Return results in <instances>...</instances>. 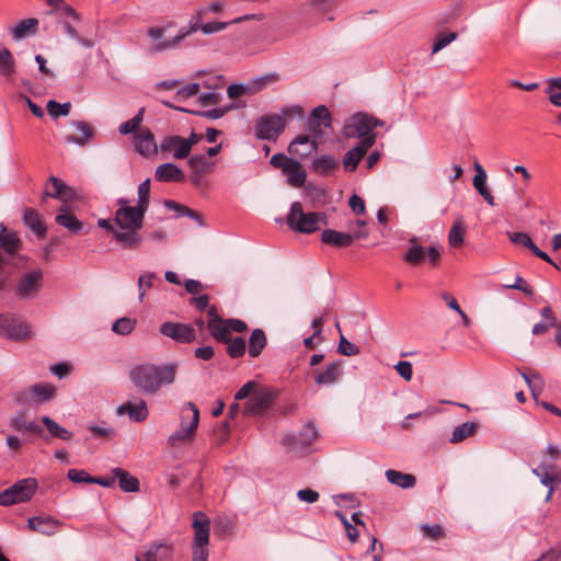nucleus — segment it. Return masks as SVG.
I'll list each match as a JSON object with an SVG mask.
<instances>
[{
  "instance_id": "1",
  "label": "nucleus",
  "mask_w": 561,
  "mask_h": 561,
  "mask_svg": "<svg viewBox=\"0 0 561 561\" xmlns=\"http://www.w3.org/2000/svg\"><path fill=\"white\" fill-rule=\"evenodd\" d=\"M178 369V363L163 365L139 364L130 369L129 379L141 392L156 394L163 386H170L175 381Z\"/></svg>"
},
{
  "instance_id": "2",
  "label": "nucleus",
  "mask_w": 561,
  "mask_h": 561,
  "mask_svg": "<svg viewBox=\"0 0 561 561\" xmlns=\"http://www.w3.org/2000/svg\"><path fill=\"white\" fill-rule=\"evenodd\" d=\"M147 209L136 205H124L115 211V241L124 249L137 250L142 243V237L139 233L144 226L145 214Z\"/></svg>"
},
{
  "instance_id": "3",
  "label": "nucleus",
  "mask_w": 561,
  "mask_h": 561,
  "mask_svg": "<svg viewBox=\"0 0 561 561\" xmlns=\"http://www.w3.org/2000/svg\"><path fill=\"white\" fill-rule=\"evenodd\" d=\"M204 16H201V13H194L188 22V28L187 30H180L178 35H175L172 38H169V41H165L163 43H158L153 46L154 51H164L169 49H173L180 45V43L186 38L190 34L195 33L197 31H201L205 35L215 34L218 32H221L226 30L230 22H206L204 23Z\"/></svg>"
},
{
  "instance_id": "4",
  "label": "nucleus",
  "mask_w": 561,
  "mask_h": 561,
  "mask_svg": "<svg viewBox=\"0 0 561 561\" xmlns=\"http://www.w3.org/2000/svg\"><path fill=\"white\" fill-rule=\"evenodd\" d=\"M44 287V272L39 267H33L21 272L14 279L13 294L22 301L36 299Z\"/></svg>"
},
{
  "instance_id": "5",
  "label": "nucleus",
  "mask_w": 561,
  "mask_h": 561,
  "mask_svg": "<svg viewBox=\"0 0 561 561\" xmlns=\"http://www.w3.org/2000/svg\"><path fill=\"white\" fill-rule=\"evenodd\" d=\"M287 225L298 232L312 233L319 230L321 225H327V218L323 213H305L301 203L294 202L287 215Z\"/></svg>"
},
{
  "instance_id": "6",
  "label": "nucleus",
  "mask_w": 561,
  "mask_h": 561,
  "mask_svg": "<svg viewBox=\"0 0 561 561\" xmlns=\"http://www.w3.org/2000/svg\"><path fill=\"white\" fill-rule=\"evenodd\" d=\"M180 427L170 435L169 443L174 446L178 442L192 439L199 422V410L192 403L183 404L180 412Z\"/></svg>"
},
{
  "instance_id": "7",
  "label": "nucleus",
  "mask_w": 561,
  "mask_h": 561,
  "mask_svg": "<svg viewBox=\"0 0 561 561\" xmlns=\"http://www.w3.org/2000/svg\"><path fill=\"white\" fill-rule=\"evenodd\" d=\"M270 163L275 169H279L282 171L290 186H304L307 173L304 165L298 160L288 158L284 153H276L271 158Z\"/></svg>"
},
{
  "instance_id": "8",
  "label": "nucleus",
  "mask_w": 561,
  "mask_h": 561,
  "mask_svg": "<svg viewBox=\"0 0 561 561\" xmlns=\"http://www.w3.org/2000/svg\"><path fill=\"white\" fill-rule=\"evenodd\" d=\"M37 486L38 484L36 479H22L0 493V505L9 506L21 502H26L33 496L37 490Z\"/></svg>"
},
{
  "instance_id": "9",
  "label": "nucleus",
  "mask_w": 561,
  "mask_h": 561,
  "mask_svg": "<svg viewBox=\"0 0 561 561\" xmlns=\"http://www.w3.org/2000/svg\"><path fill=\"white\" fill-rule=\"evenodd\" d=\"M377 119L367 114L357 113L353 115L343 128V135L347 138H366L376 135L373 129L376 127Z\"/></svg>"
},
{
  "instance_id": "10",
  "label": "nucleus",
  "mask_w": 561,
  "mask_h": 561,
  "mask_svg": "<svg viewBox=\"0 0 561 561\" xmlns=\"http://www.w3.org/2000/svg\"><path fill=\"white\" fill-rule=\"evenodd\" d=\"M32 333L31 325L12 313H0V335L21 341Z\"/></svg>"
},
{
  "instance_id": "11",
  "label": "nucleus",
  "mask_w": 561,
  "mask_h": 561,
  "mask_svg": "<svg viewBox=\"0 0 561 561\" xmlns=\"http://www.w3.org/2000/svg\"><path fill=\"white\" fill-rule=\"evenodd\" d=\"M285 126L280 115H264L256 121L254 134L259 139L275 141L284 131Z\"/></svg>"
},
{
  "instance_id": "12",
  "label": "nucleus",
  "mask_w": 561,
  "mask_h": 561,
  "mask_svg": "<svg viewBox=\"0 0 561 561\" xmlns=\"http://www.w3.org/2000/svg\"><path fill=\"white\" fill-rule=\"evenodd\" d=\"M56 388L50 383L39 382L31 386L27 390L20 391L15 394L19 403L30 404L32 401L35 404L48 402L55 398Z\"/></svg>"
},
{
  "instance_id": "13",
  "label": "nucleus",
  "mask_w": 561,
  "mask_h": 561,
  "mask_svg": "<svg viewBox=\"0 0 561 561\" xmlns=\"http://www.w3.org/2000/svg\"><path fill=\"white\" fill-rule=\"evenodd\" d=\"M159 332L180 344H188L196 339L194 327L186 323L167 321L160 325Z\"/></svg>"
},
{
  "instance_id": "14",
  "label": "nucleus",
  "mask_w": 561,
  "mask_h": 561,
  "mask_svg": "<svg viewBox=\"0 0 561 561\" xmlns=\"http://www.w3.org/2000/svg\"><path fill=\"white\" fill-rule=\"evenodd\" d=\"M274 399L275 393L273 390L256 387L245 404L243 413L247 415L261 414L272 405Z\"/></svg>"
},
{
  "instance_id": "15",
  "label": "nucleus",
  "mask_w": 561,
  "mask_h": 561,
  "mask_svg": "<svg viewBox=\"0 0 561 561\" xmlns=\"http://www.w3.org/2000/svg\"><path fill=\"white\" fill-rule=\"evenodd\" d=\"M368 231H355L353 233L340 232L333 229H325L321 233V241L335 248H347L355 240L367 239Z\"/></svg>"
},
{
  "instance_id": "16",
  "label": "nucleus",
  "mask_w": 561,
  "mask_h": 561,
  "mask_svg": "<svg viewBox=\"0 0 561 561\" xmlns=\"http://www.w3.org/2000/svg\"><path fill=\"white\" fill-rule=\"evenodd\" d=\"M134 150L145 158L153 157L160 150L153 133L149 128H141L133 136Z\"/></svg>"
},
{
  "instance_id": "17",
  "label": "nucleus",
  "mask_w": 561,
  "mask_h": 561,
  "mask_svg": "<svg viewBox=\"0 0 561 561\" xmlns=\"http://www.w3.org/2000/svg\"><path fill=\"white\" fill-rule=\"evenodd\" d=\"M375 144V136L366 137L353 149L348 150L343 159L345 170L354 171L367 150Z\"/></svg>"
},
{
  "instance_id": "18",
  "label": "nucleus",
  "mask_w": 561,
  "mask_h": 561,
  "mask_svg": "<svg viewBox=\"0 0 561 561\" xmlns=\"http://www.w3.org/2000/svg\"><path fill=\"white\" fill-rule=\"evenodd\" d=\"M61 525L58 519L49 515L33 516L27 519L26 528L31 531L39 533L45 536H53Z\"/></svg>"
},
{
  "instance_id": "19",
  "label": "nucleus",
  "mask_w": 561,
  "mask_h": 561,
  "mask_svg": "<svg viewBox=\"0 0 561 561\" xmlns=\"http://www.w3.org/2000/svg\"><path fill=\"white\" fill-rule=\"evenodd\" d=\"M160 151L162 153H172L176 160L188 157V145L184 144L183 137L178 135L167 136L160 142Z\"/></svg>"
},
{
  "instance_id": "20",
  "label": "nucleus",
  "mask_w": 561,
  "mask_h": 561,
  "mask_svg": "<svg viewBox=\"0 0 561 561\" xmlns=\"http://www.w3.org/2000/svg\"><path fill=\"white\" fill-rule=\"evenodd\" d=\"M194 540L193 543L208 545L210 535V519L205 513L198 511L193 515Z\"/></svg>"
},
{
  "instance_id": "21",
  "label": "nucleus",
  "mask_w": 561,
  "mask_h": 561,
  "mask_svg": "<svg viewBox=\"0 0 561 561\" xmlns=\"http://www.w3.org/2000/svg\"><path fill=\"white\" fill-rule=\"evenodd\" d=\"M533 473L540 479L545 486L554 485L556 482L561 480L557 465L547 461L546 457L540 460L537 468L533 469Z\"/></svg>"
},
{
  "instance_id": "22",
  "label": "nucleus",
  "mask_w": 561,
  "mask_h": 561,
  "mask_svg": "<svg viewBox=\"0 0 561 561\" xmlns=\"http://www.w3.org/2000/svg\"><path fill=\"white\" fill-rule=\"evenodd\" d=\"M9 425L16 432L41 435L43 428L33 420L27 419L25 411L16 412L9 421Z\"/></svg>"
},
{
  "instance_id": "23",
  "label": "nucleus",
  "mask_w": 561,
  "mask_h": 561,
  "mask_svg": "<svg viewBox=\"0 0 561 561\" xmlns=\"http://www.w3.org/2000/svg\"><path fill=\"white\" fill-rule=\"evenodd\" d=\"M48 184L53 186V191L46 190L43 198L53 197L62 202H70L76 197V191L56 176H50Z\"/></svg>"
},
{
  "instance_id": "24",
  "label": "nucleus",
  "mask_w": 561,
  "mask_h": 561,
  "mask_svg": "<svg viewBox=\"0 0 561 561\" xmlns=\"http://www.w3.org/2000/svg\"><path fill=\"white\" fill-rule=\"evenodd\" d=\"M510 240L515 244L524 245L529 249L537 257L543 260L545 262L553 265L556 268H560L551 257L543 251H541L531 240L530 236L526 232H510Z\"/></svg>"
},
{
  "instance_id": "25",
  "label": "nucleus",
  "mask_w": 561,
  "mask_h": 561,
  "mask_svg": "<svg viewBox=\"0 0 561 561\" xmlns=\"http://www.w3.org/2000/svg\"><path fill=\"white\" fill-rule=\"evenodd\" d=\"M318 149V144L314 140H310L307 135L297 136L288 146V151L293 156L299 158H307Z\"/></svg>"
},
{
  "instance_id": "26",
  "label": "nucleus",
  "mask_w": 561,
  "mask_h": 561,
  "mask_svg": "<svg viewBox=\"0 0 561 561\" xmlns=\"http://www.w3.org/2000/svg\"><path fill=\"white\" fill-rule=\"evenodd\" d=\"M270 82V77H261L249 84H231L227 89V93L230 99H236L247 93H256L263 90Z\"/></svg>"
},
{
  "instance_id": "27",
  "label": "nucleus",
  "mask_w": 561,
  "mask_h": 561,
  "mask_svg": "<svg viewBox=\"0 0 561 561\" xmlns=\"http://www.w3.org/2000/svg\"><path fill=\"white\" fill-rule=\"evenodd\" d=\"M154 178L159 182H176L182 183L186 176L184 172L173 163H163L156 169Z\"/></svg>"
},
{
  "instance_id": "28",
  "label": "nucleus",
  "mask_w": 561,
  "mask_h": 561,
  "mask_svg": "<svg viewBox=\"0 0 561 561\" xmlns=\"http://www.w3.org/2000/svg\"><path fill=\"white\" fill-rule=\"evenodd\" d=\"M118 415L127 414L135 422H142L148 417L147 404L144 400L134 403L127 401L117 408Z\"/></svg>"
},
{
  "instance_id": "29",
  "label": "nucleus",
  "mask_w": 561,
  "mask_h": 561,
  "mask_svg": "<svg viewBox=\"0 0 561 561\" xmlns=\"http://www.w3.org/2000/svg\"><path fill=\"white\" fill-rule=\"evenodd\" d=\"M38 20L35 18H28L20 21L16 25L10 28V33L14 41H21L26 37L33 36L38 31Z\"/></svg>"
},
{
  "instance_id": "30",
  "label": "nucleus",
  "mask_w": 561,
  "mask_h": 561,
  "mask_svg": "<svg viewBox=\"0 0 561 561\" xmlns=\"http://www.w3.org/2000/svg\"><path fill=\"white\" fill-rule=\"evenodd\" d=\"M317 437V431L312 425H306L299 436H285L283 439V444L290 449H296L297 444H301L304 447H308L313 443Z\"/></svg>"
},
{
  "instance_id": "31",
  "label": "nucleus",
  "mask_w": 561,
  "mask_h": 561,
  "mask_svg": "<svg viewBox=\"0 0 561 561\" xmlns=\"http://www.w3.org/2000/svg\"><path fill=\"white\" fill-rule=\"evenodd\" d=\"M59 214L56 216V222L68 229L71 233H79L83 228L82 221H80L76 216H73L66 205H62L59 209Z\"/></svg>"
},
{
  "instance_id": "32",
  "label": "nucleus",
  "mask_w": 561,
  "mask_h": 561,
  "mask_svg": "<svg viewBox=\"0 0 561 561\" xmlns=\"http://www.w3.org/2000/svg\"><path fill=\"white\" fill-rule=\"evenodd\" d=\"M72 126L79 134L66 136V141L68 144L84 146L93 137V129L87 122L73 121Z\"/></svg>"
},
{
  "instance_id": "33",
  "label": "nucleus",
  "mask_w": 561,
  "mask_h": 561,
  "mask_svg": "<svg viewBox=\"0 0 561 561\" xmlns=\"http://www.w3.org/2000/svg\"><path fill=\"white\" fill-rule=\"evenodd\" d=\"M0 248L8 254L13 255L21 249V240L15 232L7 230L1 226L0 230Z\"/></svg>"
},
{
  "instance_id": "34",
  "label": "nucleus",
  "mask_w": 561,
  "mask_h": 561,
  "mask_svg": "<svg viewBox=\"0 0 561 561\" xmlns=\"http://www.w3.org/2000/svg\"><path fill=\"white\" fill-rule=\"evenodd\" d=\"M410 247L403 254L404 262L411 265H419L425 259L426 249L419 243L417 238L413 237L409 240Z\"/></svg>"
},
{
  "instance_id": "35",
  "label": "nucleus",
  "mask_w": 561,
  "mask_h": 561,
  "mask_svg": "<svg viewBox=\"0 0 561 561\" xmlns=\"http://www.w3.org/2000/svg\"><path fill=\"white\" fill-rule=\"evenodd\" d=\"M385 476L388 482L401 489H411L416 484V478L411 473L388 469Z\"/></svg>"
},
{
  "instance_id": "36",
  "label": "nucleus",
  "mask_w": 561,
  "mask_h": 561,
  "mask_svg": "<svg viewBox=\"0 0 561 561\" xmlns=\"http://www.w3.org/2000/svg\"><path fill=\"white\" fill-rule=\"evenodd\" d=\"M207 328L211 334V336L218 342H229V337L231 336L229 331V325L227 320L222 318H216L215 320H208Z\"/></svg>"
},
{
  "instance_id": "37",
  "label": "nucleus",
  "mask_w": 561,
  "mask_h": 561,
  "mask_svg": "<svg viewBox=\"0 0 561 561\" xmlns=\"http://www.w3.org/2000/svg\"><path fill=\"white\" fill-rule=\"evenodd\" d=\"M115 481L118 480L119 489L124 492H136L139 490V481L124 469L115 468L112 470Z\"/></svg>"
},
{
  "instance_id": "38",
  "label": "nucleus",
  "mask_w": 561,
  "mask_h": 561,
  "mask_svg": "<svg viewBox=\"0 0 561 561\" xmlns=\"http://www.w3.org/2000/svg\"><path fill=\"white\" fill-rule=\"evenodd\" d=\"M340 377V364L333 362L327 366L323 371L314 374V382L319 386H330L337 381Z\"/></svg>"
},
{
  "instance_id": "39",
  "label": "nucleus",
  "mask_w": 561,
  "mask_h": 561,
  "mask_svg": "<svg viewBox=\"0 0 561 561\" xmlns=\"http://www.w3.org/2000/svg\"><path fill=\"white\" fill-rule=\"evenodd\" d=\"M320 122L324 127H331V113L324 105H319L311 112V117L308 123L309 129L311 131H317L320 127Z\"/></svg>"
},
{
  "instance_id": "40",
  "label": "nucleus",
  "mask_w": 561,
  "mask_h": 561,
  "mask_svg": "<svg viewBox=\"0 0 561 561\" xmlns=\"http://www.w3.org/2000/svg\"><path fill=\"white\" fill-rule=\"evenodd\" d=\"M23 221L25 226H27L38 237H44L46 233V226L41 217V215L32 209L27 208L23 215Z\"/></svg>"
},
{
  "instance_id": "41",
  "label": "nucleus",
  "mask_w": 561,
  "mask_h": 561,
  "mask_svg": "<svg viewBox=\"0 0 561 561\" xmlns=\"http://www.w3.org/2000/svg\"><path fill=\"white\" fill-rule=\"evenodd\" d=\"M339 161L331 154L318 157L311 164L313 172L320 175H328L330 172L339 168Z\"/></svg>"
},
{
  "instance_id": "42",
  "label": "nucleus",
  "mask_w": 561,
  "mask_h": 561,
  "mask_svg": "<svg viewBox=\"0 0 561 561\" xmlns=\"http://www.w3.org/2000/svg\"><path fill=\"white\" fill-rule=\"evenodd\" d=\"M187 163H188L191 171L202 174L204 176L211 173L215 168V161H210L204 154L192 156L188 159Z\"/></svg>"
},
{
  "instance_id": "43",
  "label": "nucleus",
  "mask_w": 561,
  "mask_h": 561,
  "mask_svg": "<svg viewBox=\"0 0 561 561\" xmlns=\"http://www.w3.org/2000/svg\"><path fill=\"white\" fill-rule=\"evenodd\" d=\"M267 340L262 329H254L249 339V355L253 358L261 355Z\"/></svg>"
},
{
  "instance_id": "44",
  "label": "nucleus",
  "mask_w": 561,
  "mask_h": 561,
  "mask_svg": "<svg viewBox=\"0 0 561 561\" xmlns=\"http://www.w3.org/2000/svg\"><path fill=\"white\" fill-rule=\"evenodd\" d=\"M478 427L479 425L477 422H465L454 428L449 442L453 444L460 443L466 438L473 436Z\"/></svg>"
},
{
  "instance_id": "45",
  "label": "nucleus",
  "mask_w": 561,
  "mask_h": 561,
  "mask_svg": "<svg viewBox=\"0 0 561 561\" xmlns=\"http://www.w3.org/2000/svg\"><path fill=\"white\" fill-rule=\"evenodd\" d=\"M15 72V60L8 48L0 50V76L10 79Z\"/></svg>"
},
{
  "instance_id": "46",
  "label": "nucleus",
  "mask_w": 561,
  "mask_h": 561,
  "mask_svg": "<svg viewBox=\"0 0 561 561\" xmlns=\"http://www.w3.org/2000/svg\"><path fill=\"white\" fill-rule=\"evenodd\" d=\"M41 422L46 426L48 433L53 437L60 438L62 440H70L72 437V433L67 428L60 426L57 422H55L49 416H42Z\"/></svg>"
},
{
  "instance_id": "47",
  "label": "nucleus",
  "mask_w": 561,
  "mask_h": 561,
  "mask_svg": "<svg viewBox=\"0 0 561 561\" xmlns=\"http://www.w3.org/2000/svg\"><path fill=\"white\" fill-rule=\"evenodd\" d=\"M466 234V228L462 225L461 219L455 220L449 232H448V242L453 248H458L463 243Z\"/></svg>"
},
{
  "instance_id": "48",
  "label": "nucleus",
  "mask_w": 561,
  "mask_h": 561,
  "mask_svg": "<svg viewBox=\"0 0 561 561\" xmlns=\"http://www.w3.org/2000/svg\"><path fill=\"white\" fill-rule=\"evenodd\" d=\"M227 344V353L231 358H239L241 357L247 350V344L244 339L237 336V337H229V342H225Z\"/></svg>"
},
{
  "instance_id": "49",
  "label": "nucleus",
  "mask_w": 561,
  "mask_h": 561,
  "mask_svg": "<svg viewBox=\"0 0 561 561\" xmlns=\"http://www.w3.org/2000/svg\"><path fill=\"white\" fill-rule=\"evenodd\" d=\"M46 108L53 118H58L60 116H67L70 113L71 104L69 102L58 103L55 100H49L46 104Z\"/></svg>"
},
{
  "instance_id": "50",
  "label": "nucleus",
  "mask_w": 561,
  "mask_h": 561,
  "mask_svg": "<svg viewBox=\"0 0 561 561\" xmlns=\"http://www.w3.org/2000/svg\"><path fill=\"white\" fill-rule=\"evenodd\" d=\"M135 325H136L135 319L124 317V318L117 319L112 324V331L119 335H127L133 332V330L135 329Z\"/></svg>"
},
{
  "instance_id": "51",
  "label": "nucleus",
  "mask_w": 561,
  "mask_h": 561,
  "mask_svg": "<svg viewBox=\"0 0 561 561\" xmlns=\"http://www.w3.org/2000/svg\"><path fill=\"white\" fill-rule=\"evenodd\" d=\"M476 175L473 178L472 184L474 188L478 191L480 195L486 192L489 188L486 187V173L482 165L479 162H474Z\"/></svg>"
},
{
  "instance_id": "52",
  "label": "nucleus",
  "mask_w": 561,
  "mask_h": 561,
  "mask_svg": "<svg viewBox=\"0 0 561 561\" xmlns=\"http://www.w3.org/2000/svg\"><path fill=\"white\" fill-rule=\"evenodd\" d=\"M199 91L198 83H188L182 88H180L173 96L175 102H183L194 95H196Z\"/></svg>"
},
{
  "instance_id": "53",
  "label": "nucleus",
  "mask_w": 561,
  "mask_h": 561,
  "mask_svg": "<svg viewBox=\"0 0 561 561\" xmlns=\"http://www.w3.org/2000/svg\"><path fill=\"white\" fill-rule=\"evenodd\" d=\"M157 278V275L153 272H148L139 276L138 278V289H139V300L141 301L146 295L147 289H150L153 286V280Z\"/></svg>"
},
{
  "instance_id": "54",
  "label": "nucleus",
  "mask_w": 561,
  "mask_h": 561,
  "mask_svg": "<svg viewBox=\"0 0 561 561\" xmlns=\"http://www.w3.org/2000/svg\"><path fill=\"white\" fill-rule=\"evenodd\" d=\"M457 37V34L455 32H448V33H442L437 36L435 43L432 47V54H436L439 50H442L444 47H446L448 44L454 42Z\"/></svg>"
},
{
  "instance_id": "55",
  "label": "nucleus",
  "mask_w": 561,
  "mask_h": 561,
  "mask_svg": "<svg viewBox=\"0 0 561 561\" xmlns=\"http://www.w3.org/2000/svg\"><path fill=\"white\" fill-rule=\"evenodd\" d=\"M160 550H163L167 554L170 553V549L168 546L162 543L152 546L144 556H137L135 561H158V553Z\"/></svg>"
},
{
  "instance_id": "56",
  "label": "nucleus",
  "mask_w": 561,
  "mask_h": 561,
  "mask_svg": "<svg viewBox=\"0 0 561 561\" xmlns=\"http://www.w3.org/2000/svg\"><path fill=\"white\" fill-rule=\"evenodd\" d=\"M150 195V180L147 179L138 186V202L137 205L148 209Z\"/></svg>"
},
{
  "instance_id": "57",
  "label": "nucleus",
  "mask_w": 561,
  "mask_h": 561,
  "mask_svg": "<svg viewBox=\"0 0 561 561\" xmlns=\"http://www.w3.org/2000/svg\"><path fill=\"white\" fill-rule=\"evenodd\" d=\"M339 352L345 356H354L359 354V347L355 344L351 343L346 340V337L341 334L340 342H339Z\"/></svg>"
},
{
  "instance_id": "58",
  "label": "nucleus",
  "mask_w": 561,
  "mask_h": 561,
  "mask_svg": "<svg viewBox=\"0 0 561 561\" xmlns=\"http://www.w3.org/2000/svg\"><path fill=\"white\" fill-rule=\"evenodd\" d=\"M208 545H192V561H208Z\"/></svg>"
},
{
  "instance_id": "59",
  "label": "nucleus",
  "mask_w": 561,
  "mask_h": 561,
  "mask_svg": "<svg viewBox=\"0 0 561 561\" xmlns=\"http://www.w3.org/2000/svg\"><path fill=\"white\" fill-rule=\"evenodd\" d=\"M523 378L527 382L528 387L530 388L533 396L536 398V391L541 389L542 382L539 374L531 373L530 375H527L525 373L522 374Z\"/></svg>"
},
{
  "instance_id": "60",
  "label": "nucleus",
  "mask_w": 561,
  "mask_h": 561,
  "mask_svg": "<svg viewBox=\"0 0 561 561\" xmlns=\"http://www.w3.org/2000/svg\"><path fill=\"white\" fill-rule=\"evenodd\" d=\"M67 476H68L69 480H71L75 483H80V482L92 483V478H93L87 471L78 470V469H70L68 471Z\"/></svg>"
},
{
  "instance_id": "61",
  "label": "nucleus",
  "mask_w": 561,
  "mask_h": 561,
  "mask_svg": "<svg viewBox=\"0 0 561 561\" xmlns=\"http://www.w3.org/2000/svg\"><path fill=\"white\" fill-rule=\"evenodd\" d=\"M545 457H546L547 461H550L552 463H554V461H557V460H560L561 459L560 446L554 445V444L548 445V447L542 451L541 459H543Z\"/></svg>"
},
{
  "instance_id": "62",
  "label": "nucleus",
  "mask_w": 561,
  "mask_h": 561,
  "mask_svg": "<svg viewBox=\"0 0 561 561\" xmlns=\"http://www.w3.org/2000/svg\"><path fill=\"white\" fill-rule=\"evenodd\" d=\"M394 369L405 381H410L412 379L413 369L410 362L401 360L394 366Z\"/></svg>"
},
{
  "instance_id": "63",
  "label": "nucleus",
  "mask_w": 561,
  "mask_h": 561,
  "mask_svg": "<svg viewBox=\"0 0 561 561\" xmlns=\"http://www.w3.org/2000/svg\"><path fill=\"white\" fill-rule=\"evenodd\" d=\"M221 100V95L217 92H214V91H210V92H206V93H202L198 98V102L203 105V106H209V105H215V104H218Z\"/></svg>"
},
{
  "instance_id": "64",
  "label": "nucleus",
  "mask_w": 561,
  "mask_h": 561,
  "mask_svg": "<svg viewBox=\"0 0 561 561\" xmlns=\"http://www.w3.org/2000/svg\"><path fill=\"white\" fill-rule=\"evenodd\" d=\"M257 385L254 381L244 383L234 394V400L240 401L251 397Z\"/></svg>"
}]
</instances>
